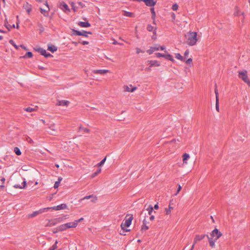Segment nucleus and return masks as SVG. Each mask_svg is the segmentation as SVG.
<instances>
[{"mask_svg": "<svg viewBox=\"0 0 250 250\" xmlns=\"http://www.w3.org/2000/svg\"><path fill=\"white\" fill-rule=\"evenodd\" d=\"M79 131L88 133L89 132V129L83 126H80L79 127Z\"/></svg>", "mask_w": 250, "mask_h": 250, "instance_id": "7c9ffc66", "label": "nucleus"}, {"mask_svg": "<svg viewBox=\"0 0 250 250\" xmlns=\"http://www.w3.org/2000/svg\"><path fill=\"white\" fill-rule=\"evenodd\" d=\"M234 15L235 16H239L241 15H244V12H241V11H240V10L238 8V7H236L235 8V11H234Z\"/></svg>", "mask_w": 250, "mask_h": 250, "instance_id": "b1692460", "label": "nucleus"}, {"mask_svg": "<svg viewBox=\"0 0 250 250\" xmlns=\"http://www.w3.org/2000/svg\"><path fill=\"white\" fill-rule=\"evenodd\" d=\"M19 21H18V22H17V26H16V27H17V29H19Z\"/></svg>", "mask_w": 250, "mask_h": 250, "instance_id": "774afa93", "label": "nucleus"}, {"mask_svg": "<svg viewBox=\"0 0 250 250\" xmlns=\"http://www.w3.org/2000/svg\"><path fill=\"white\" fill-rule=\"evenodd\" d=\"M10 42L11 44H12L13 45H14L16 48L18 49V46L16 45V44H15L14 42H13V41L12 40H10Z\"/></svg>", "mask_w": 250, "mask_h": 250, "instance_id": "8fccbe9b", "label": "nucleus"}, {"mask_svg": "<svg viewBox=\"0 0 250 250\" xmlns=\"http://www.w3.org/2000/svg\"><path fill=\"white\" fill-rule=\"evenodd\" d=\"M70 4L72 6V9L74 12L76 11L77 10V6L75 5V4L73 2H71Z\"/></svg>", "mask_w": 250, "mask_h": 250, "instance_id": "c03bdc74", "label": "nucleus"}, {"mask_svg": "<svg viewBox=\"0 0 250 250\" xmlns=\"http://www.w3.org/2000/svg\"><path fill=\"white\" fill-rule=\"evenodd\" d=\"M161 49L162 50H164L166 49V47L164 45L159 46V49Z\"/></svg>", "mask_w": 250, "mask_h": 250, "instance_id": "4d7b16f0", "label": "nucleus"}, {"mask_svg": "<svg viewBox=\"0 0 250 250\" xmlns=\"http://www.w3.org/2000/svg\"><path fill=\"white\" fill-rule=\"evenodd\" d=\"M165 54H162L160 53H155V55L157 57L160 58V57H164Z\"/></svg>", "mask_w": 250, "mask_h": 250, "instance_id": "de8ad7c7", "label": "nucleus"}, {"mask_svg": "<svg viewBox=\"0 0 250 250\" xmlns=\"http://www.w3.org/2000/svg\"><path fill=\"white\" fill-rule=\"evenodd\" d=\"M32 56H33V55H32V52H28L27 53H26L25 56H23V58H26V57L32 58Z\"/></svg>", "mask_w": 250, "mask_h": 250, "instance_id": "58836bf2", "label": "nucleus"}, {"mask_svg": "<svg viewBox=\"0 0 250 250\" xmlns=\"http://www.w3.org/2000/svg\"><path fill=\"white\" fill-rule=\"evenodd\" d=\"M159 50V46L158 45H154L150 47L146 52L149 54H152L154 52Z\"/></svg>", "mask_w": 250, "mask_h": 250, "instance_id": "f8f14e48", "label": "nucleus"}, {"mask_svg": "<svg viewBox=\"0 0 250 250\" xmlns=\"http://www.w3.org/2000/svg\"><path fill=\"white\" fill-rule=\"evenodd\" d=\"M101 172V168H99L95 172L92 174L91 175L92 178H94L97 175H98L99 173H100Z\"/></svg>", "mask_w": 250, "mask_h": 250, "instance_id": "f704fd0d", "label": "nucleus"}, {"mask_svg": "<svg viewBox=\"0 0 250 250\" xmlns=\"http://www.w3.org/2000/svg\"><path fill=\"white\" fill-rule=\"evenodd\" d=\"M147 30L149 32L153 31V34L154 35H156V28L152 26L150 24L147 25Z\"/></svg>", "mask_w": 250, "mask_h": 250, "instance_id": "4be33fe9", "label": "nucleus"}, {"mask_svg": "<svg viewBox=\"0 0 250 250\" xmlns=\"http://www.w3.org/2000/svg\"><path fill=\"white\" fill-rule=\"evenodd\" d=\"M206 235H197L195 237V242H197L201 240H202ZM208 237L209 246L212 248L215 247V242L218 240L219 238V231L217 229L215 228L213 230H212L209 236L207 235Z\"/></svg>", "mask_w": 250, "mask_h": 250, "instance_id": "f257e3e1", "label": "nucleus"}, {"mask_svg": "<svg viewBox=\"0 0 250 250\" xmlns=\"http://www.w3.org/2000/svg\"><path fill=\"white\" fill-rule=\"evenodd\" d=\"M135 50H136V52L137 54H139L140 53H144L145 52V51L142 49H141L140 48H138V47H137L135 48Z\"/></svg>", "mask_w": 250, "mask_h": 250, "instance_id": "37998d69", "label": "nucleus"}, {"mask_svg": "<svg viewBox=\"0 0 250 250\" xmlns=\"http://www.w3.org/2000/svg\"><path fill=\"white\" fill-rule=\"evenodd\" d=\"M83 219V218H81L80 219H78V220H75V221H74V222H76V223H77V225H78V223H79V222H80V221H82Z\"/></svg>", "mask_w": 250, "mask_h": 250, "instance_id": "5fc2aeb1", "label": "nucleus"}, {"mask_svg": "<svg viewBox=\"0 0 250 250\" xmlns=\"http://www.w3.org/2000/svg\"><path fill=\"white\" fill-rule=\"evenodd\" d=\"M57 244V241H56L55 245L53 246V249H51V250H54L55 249V247L56 246Z\"/></svg>", "mask_w": 250, "mask_h": 250, "instance_id": "680f3d73", "label": "nucleus"}, {"mask_svg": "<svg viewBox=\"0 0 250 250\" xmlns=\"http://www.w3.org/2000/svg\"><path fill=\"white\" fill-rule=\"evenodd\" d=\"M158 208H159V206H158V204H155L153 207V209H157Z\"/></svg>", "mask_w": 250, "mask_h": 250, "instance_id": "13d9d810", "label": "nucleus"}, {"mask_svg": "<svg viewBox=\"0 0 250 250\" xmlns=\"http://www.w3.org/2000/svg\"><path fill=\"white\" fill-rule=\"evenodd\" d=\"M78 25L82 27H87L90 26V24L88 22L80 21L78 23Z\"/></svg>", "mask_w": 250, "mask_h": 250, "instance_id": "5701e85b", "label": "nucleus"}, {"mask_svg": "<svg viewBox=\"0 0 250 250\" xmlns=\"http://www.w3.org/2000/svg\"><path fill=\"white\" fill-rule=\"evenodd\" d=\"M66 208V204H61L60 205L54 206L52 207H47L48 211H52L53 210H59L64 209Z\"/></svg>", "mask_w": 250, "mask_h": 250, "instance_id": "0eeeda50", "label": "nucleus"}, {"mask_svg": "<svg viewBox=\"0 0 250 250\" xmlns=\"http://www.w3.org/2000/svg\"><path fill=\"white\" fill-rule=\"evenodd\" d=\"M60 183L59 182L56 181L54 186V188H58L60 185Z\"/></svg>", "mask_w": 250, "mask_h": 250, "instance_id": "09e8293b", "label": "nucleus"}, {"mask_svg": "<svg viewBox=\"0 0 250 250\" xmlns=\"http://www.w3.org/2000/svg\"><path fill=\"white\" fill-rule=\"evenodd\" d=\"M106 160V157H105L104 159H103L99 163L97 164L98 167H101L104 165Z\"/></svg>", "mask_w": 250, "mask_h": 250, "instance_id": "ea45409f", "label": "nucleus"}, {"mask_svg": "<svg viewBox=\"0 0 250 250\" xmlns=\"http://www.w3.org/2000/svg\"><path fill=\"white\" fill-rule=\"evenodd\" d=\"M78 4L81 6L82 8H83L84 7H85V5L83 4L81 1L78 2Z\"/></svg>", "mask_w": 250, "mask_h": 250, "instance_id": "864d4df0", "label": "nucleus"}, {"mask_svg": "<svg viewBox=\"0 0 250 250\" xmlns=\"http://www.w3.org/2000/svg\"><path fill=\"white\" fill-rule=\"evenodd\" d=\"M144 1L146 5L148 6H154L156 4V1L154 0H141Z\"/></svg>", "mask_w": 250, "mask_h": 250, "instance_id": "dca6fc26", "label": "nucleus"}, {"mask_svg": "<svg viewBox=\"0 0 250 250\" xmlns=\"http://www.w3.org/2000/svg\"><path fill=\"white\" fill-rule=\"evenodd\" d=\"M49 128H50L52 131V134H55L57 133V130L56 126V124L55 123H51L49 125Z\"/></svg>", "mask_w": 250, "mask_h": 250, "instance_id": "a211bd4d", "label": "nucleus"}, {"mask_svg": "<svg viewBox=\"0 0 250 250\" xmlns=\"http://www.w3.org/2000/svg\"><path fill=\"white\" fill-rule=\"evenodd\" d=\"M154 219V216L153 215L151 214V216L150 217V220H153Z\"/></svg>", "mask_w": 250, "mask_h": 250, "instance_id": "052dcab7", "label": "nucleus"}, {"mask_svg": "<svg viewBox=\"0 0 250 250\" xmlns=\"http://www.w3.org/2000/svg\"><path fill=\"white\" fill-rule=\"evenodd\" d=\"M175 58L178 60H180L182 61H185V59H184L183 57L181 56V55L179 53H176L175 54Z\"/></svg>", "mask_w": 250, "mask_h": 250, "instance_id": "2f4dec72", "label": "nucleus"}, {"mask_svg": "<svg viewBox=\"0 0 250 250\" xmlns=\"http://www.w3.org/2000/svg\"><path fill=\"white\" fill-rule=\"evenodd\" d=\"M65 225L66 226V229L68 228H75L77 227V223L76 222H69L65 224Z\"/></svg>", "mask_w": 250, "mask_h": 250, "instance_id": "412c9836", "label": "nucleus"}, {"mask_svg": "<svg viewBox=\"0 0 250 250\" xmlns=\"http://www.w3.org/2000/svg\"><path fill=\"white\" fill-rule=\"evenodd\" d=\"M123 89L125 92H133L137 89V87L130 84L128 85H124L123 86Z\"/></svg>", "mask_w": 250, "mask_h": 250, "instance_id": "6e6552de", "label": "nucleus"}, {"mask_svg": "<svg viewBox=\"0 0 250 250\" xmlns=\"http://www.w3.org/2000/svg\"><path fill=\"white\" fill-rule=\"evenodd\" d=\"M151 12L152 13V18L153 19H154L155 17V16H156V14H155V12L154 11V9L153 8L151 9Z\"/></svg>", "mask_w": 250, "mask_h": 250, "instance_id": "a18cd8bd", "label": "nucleus"}, {"mask_svg": "<svg viewBox=\"0 0 250 250\" xmlns=\"http://www.w3.org/2000/svg\"><path fill=\"white\" fill-rule=\"evenodd\" d=\"M60 8L64 12H70V9L68 8V5L64 2H62L60 6Z\"/></svg>", "mask_w": 250, "mask_h": 250, "instance_id": "2eb2a0df", "label": "nucleus"}, {"mask_svg": "<svg viewBox=\"0 0 250 250\" xmlns=\"http://www.w3.org/2000/svg\"><path fill=\"white\" fill-rule=\"evenodd\" d=\"M147 62L150 65V67L153 66L158 67L160 66L161 65L160 63L157 61H148Z\"/></svg>", "mask_w": 250, "mask_h": 250, "instance_id": "6ab92c4d", "label": "nucleus"}, {"mask_svg": "<svg viewBox=\"0 0 250 250\" xmlns=\"http://www.w3.org/2000/svg\"><path fill=\"white\" fill-rule=\"evenodd\" d=\"M173 209V207H172L170 205L168 206V208H166L165 211L167 214H169L170 213L171 210Z\"/></svg>", "mask_w": 250, "mask_h": 250, "instance_id": "473e14b6", "label": "nucleus"}, {"mask_svg": "<svg viewBox=\"0 0 250 250\" xmlns=\"http://www.w3.org/2000/svg\"><path fill=\"white\" fill-rule=\"evenodd\" d=\"M25 110L27 112H31L35 111V109L34 108H31L30 107H28L25 108Z\"/></svg>", "mask_w": 250, "mask_h": 250, "instance_id": "79ce46f5", "label": "nucleus"}, {"mask_svg": "<svg viewBox=\"0 0 250 250\" xmlns=\"http://www.w3.org/2000/svg\"><path fill=\"white\" fill-rule=\"evenodd\" d=\"M59 229L61 231H63V230L66 229V228L65 225V224L60 226L59 227Z\"/></svg>", "mask_w": 250, "mask_h": 250, "instance_id": "4c0bfd02", "label": "nucleus"}, {"mask_svg": "<svg viewBox=\"0 0 250 250\" xmlns=\"http://www.w3.org/2000/svg\"><path fill=\"white\" fill-rule=\"evenodd\" d=\"M215 93L216 95V109L217 111H219V97L216 84H215Z\"/></svg>", "mask_w": 250, "mask_h": 250, "instance_id": "ddd939ff", "label": "nucleus"}, {"mask_svg": "<svg viewBox=\"0 0 250 250\" xmlns=\"http://www.w3.org/2000/svg\"><path fill=\"white\" fill-rule=\"evenodd\" d=\"M182 189V187L179 185L178 186V188H177V192L176 193V195H177L178 194V193H179V192Z\"/></svg>", "mask_w": 250, "mask_h": 250, "instance_id": "3c124183", "label": "nucleus"}, {"mask_svg": "<svg viewBox=\"0 0 250 250\" xmlns=\"http://www.w3.org/2000/svg\"><path fill=\"white\" fill-rule=\"evenodd\" d=\"M178 5L176 3H175L172 5V9L173 10L176 11L178 9Z\"/></svg>", "mask_w": 250, "mask_h": 250, "instance_id": "49530a36", "label": "nucleus"}, {"mask_svg": "<svg viewBox=\"0 0 250 250\" xmlns=\"http://www.w3.org/2000/svg\"><path fill=\"white\" fill-rule=\"evenodd\" d=\"M123 14L125 16H126V17H134V15L133 13L125 11H123Z\"/></svg>", "mask_w": 250, "mask_h": 250, "instance_id": "bb28decb", "label": "nucleus"}, {"mask_svg": "<svg viewBox=\"0 0 250 250\" xmlns=\"http://www.w3.org/2000/svg\"><path fill=\"white\" fill-rule=\"evenodd\" d=\"M35 49L38 52L40 53L41 54L44 56L46 58L52 56V55L50 54L47 53L46 50L42 48H36Z\"/></svg>", "mask_w": 250, "mask_h": 250, "instance_id": "9d476101", "label": "nucleus"}, {"mask_svg": "<svg viewBox=\"0 0 250 250\" xmlns=\"http://www.w3.org/2000/svg\"><path fill=\"white\" fill-rule=\"evenodd\" d=\"M14 152H15V153L17 155H21V150L20 149L17 147H16L14 148Z\"/></svg>", "mask_w": 250, "mask_h": 250, "instance_id": "c9c22d12", "label": "nucleus"}, {"mask_svg": "<svg viewBox=\"0 0 250 250\" xmlns=\"http://www.w3.org/2000/svg\"><path fill=\"white\" fill-rule=\"evenodd\" d=\"M81 202L85 201L87 202H97V198L94 195L86 196L81 200Z\"/></svg>", "mask_w": 250, "mask_h": 250, "instance_id": "423d86ee", "label": "nucleus"}, {"mask_svg": "<svg viewBox=\"0 0 250 250\" xmlns=\"http://www.w3.org/2000/svg\"><path fill=\"white\" fill-rule=\"evenodd\" d=\"M148 229V227L146 225V223L145 220H144L143 221V224L142 226L141 230L142 231H145Z\"/></svg>", "mask_w": 250, "mask_h": 250, "instance_id": "c85d7f7f", "label": "nucleus"}, {"mask_svg": "<svg viewBox=\"0 0 250 250\" xmlns=\"http://www.w3.org/2000/svg\"><path fill=\"white\" fill-rule=\"evenodd\" d=\"M73 31L76 33L77 35H79V36H83L85 37H87L88 33L91 34L90 32L88 33L86 31L80 32V31L75 30H73Z\"/></svg>", "mask_w": 250, "mask_h": 250, "instance_id": "aec40b11", "label": "nucleus"}, {"mask_svg": "<svg viewBox=\"0 0 250 250\" xmlns=\"http://www.w3.org/2000/svg\"><path fill=\"white\" fill-rule=\"evenodd\" d=\"M165 52L167 54L164 55V58L172 62H174V59L172 56L169 54H168L166 50H165Z\"/></svg>", "mask_w": 250, "mask_h": 250, "instance_id": "393cba45", "label": "nucleus"}, {"mask_svg": "<svg viewBox=\"0 0 250 250\" xmlns=\"http://www.w3.org/2000/svg\"><path fill=\"white\" fill-rule=\"evenodd\" d=\"M171 142H174L175 143H177L179 142V141L174 140L172 141Z\"/></svg>", "mask_w": 250, "mask_h": 250, "instance_id": "69168bd1", "label": "nucleus"}, {"mask_svg": "<svg viewBox=\"0 0 250 250\" xmlns=\"http://www.w3.org/2000/svg\"><path fill=\"white\" fill-rule=\"evenodd\" d=\"M186 42L189 46L196 44L198 40L196 32L189 31L185 34Z\"/></svg>", "mask_w": 250, "mask_h": 250, "instance_id": "f03ea898", "label": "nucleus"}, {"mask_svg": "<svg viewBox=\"0 0 250 250\" xmlns=\"http://www.w3.org/2000/svg\"><path fill=\"white\" fill-rule=\"evenodd\" d=\"M189 53V52L188 50H186L184 53V55L185 56H188Z\"/></svg>", "mask_w": 250, "mask_h": 250, "instance_id": "6e6d98bb", "label": "nucleus"}, {"mask_svg": "<svg viewBox=\"0 0 250 250\" xmlns=\"http://www.w3.org/2000/svg\"><path fill=\"white\" fill-rule=\"evenodd\" d=\"M69 103V102L68 101L62 100V101H59V105H63V106H67L68 105Z\"/></svg>", "mask_w": 250, "mask_h": 250, "instance_id": "cd10ccee", "label": "nucleus"}, {"mask_svg": "<svg viewBox=\"0 0 250 250\" xmlns=\"http://www.w3.org/2000/svg\"><path fill=\"white\" fill-rule=\"evenodd\" d=\"M45 5L46 6V9H43L42 8H40V11L42 14L44 16L46 17L48 15V12L49 11V7L48 4L47 2H45Z\"/></svg>", "mask_w": 250, "mask_h": 250, "instance_id": "9b49d317", "label": "nucleus"}, {"mask_svg": "<svg viewBox=\"0 0 250 250\" xmlns=\"http://www.w3.org/2000/svg\"><path fill=\"white\" fill-rule=\"evenodd\" d=\"M238 76L244 82H245L249 86H250V81L248 79V77L247 75V71L246 70L239 72Z\"/></svg>", "mask_w": 250, "mask_h": 250, "instance_id": "20e7f679", "label": "nucleus"}, {"mask_svg": "<svg viewBox=\"0 0 250 250\" xmlns=\"http://www.w3.org/2000/svg\"><path fill=\"white\" fill-rule=\"evenodd\" d=\"M23 8L25 10L26 12L29 15L32 10V6L28 2H26L23 5Z\"/></svg>", "mask_w": 250, "mask_h": 250, "instance_id": "1a4fd4ad", "label": "nucleus"}, {"mask_svg": "<svg viewBox=\"0 0 250 250\" xmlns=\"http://www.w3.org/2000/svg\"><path fill=\"white\" fill-rule=\"evenodd\" d=\"M1 181L2 182V183H4L5 181V179L4 178H2L1 179Z\"/></svg>", "mask_w": 250, "mask_h": 250, "instance_id": "338daca9", "label": "nucleus"}, {"mask_svg": "<svg viewBox=\"0 0 250 250\" xmlns=\"http://www.w3.org/2000/svg\"><path fill=\"white\" fill-rule=\"evenodd\" d=\"M182 158H183V165H188V160L190 158V156L188 153H184L182 155Z\"/></svg>", "mask_w": 250, "mask_h": 250, "instance_id": "4468645a", "label": "nucleus"}, {"mask_svg": "<svg viewBox=\"0 0 250 250\" xmlns=\"http://www.w3.org/2000/svg\"><path fill=\"white\" fill-rule=\"evenodd\" d=\"M133 219V216L132 214H127L121 225V228L126 231H129V229H127L126 228L131 225Z\"/></svg>", "mask_w": 250, "mask_h": 250, "instance_id": "7ed1b4c3", "label": "nucleus"}, {"mask_svg": "<svg viewBox=\"0 0 250 250\" xmlns=\"http://www.w3.org/2000/svg\"><path fill=\"white\" fill-rule=\"evenodd\" d=\"M62 177H59L58 178V180L57 181L61 183V182L62 181Z\"/></svg>", "mask_w": 250, "mask_h": 250, "instance_id": "e2e57ef3", "label": "nucleus"}, {"mask_svg": "<svg viewBox=\"0 0 250 250\" xmlns=\"http://www.w3.org/2000/svg\"><path fill=\"white\" fill-rule=\"evenodd\" d=\"M27 140L28 141L29 143H30L31 144H33L34 143V141H33V140L31 139L29 137H28V138L27 139Z\"/></svg>", "mask_w": 250, "mask_h": 250, "instance_id": "603ef678", "label": "nucleus"}, {"mask_svg": "<svg viewBox=\"0 0 250 250\" xmlns=\"http://www.w3.org/2000/svg\"><path fill=\"white\" fill-rule=\"evenodd\" d=\"M48 49L52 52H54L57 51V48L55 45L50 44L48 46Z\"/></svg>", "mask_w": 250, "mask_h": 250, "instance_id": "a878e982", "label": "nucleus"}, {"mask_svg": "<svg viewBox=\"0 0 250 250\" xmlns=\"http://www.w3.org/2000/svg\"><path fill=\"white\" fill-rule=\"evenodd\" d=\"M147 210L148 211L149 214L151 215L153 210V208L149 206V207L147 208Z\"/></svg>", "mask_w": 250, "mask_h": 250, "instance_id": "a19ab883", "label": "nucleus"}, {"mask_svg": "<svg viewBox=\"0 0 250 250\" xmlns=\"http://www.w3.org/2000/svg\"><path fill=\"white\" fill-rule=\"evenodd\" d=\"M185 61L186 62V63L187 64H188L190 66H191L192 64V60L191 58H189L188 59V60H187V61Z\"/></svg>", "mask_w": 250, "mask_h": 250, "instance_id": "e433bc0d", "label": "nucleus"}, {"mask_svg": "<svg viewBox=\"0 0 250 250\" xmlns=\"http://www.w3.org/2000/svg\"><path fill=\"white\" fill-rule=\"evenodd\" d=\"M92 72L95 74H105L106 73L109 72V71L106 69H99L93 70Z\"/></svg>", "mask_w": 250, "mask_h": 250, "instance_id": "f3484780", "label": "nucleus"}, {"mask_svg": "<svg viewBox=\"0 0 250 250\" xmlns=\"http://www.w3.org/2000/svg\"><path fill=\"white\" fill-rule=\"evenodd\" d=\"M26 181L24 180L23 182V186H19L18 185H15L14 186V187L15 188H24L25 186H26Z\"/></svg>", "mask_w": 250, "mask_h": 250, "instance_id": "72a5a7b5", "label": "nucleus"}, {"mask_svg": "<svg viewBox=\"0 0 250 250\" xmlns=\"http://www.w3.org/2000/svg\"><path fill=\"white\" fill-rule=\"evenodd\" d=\"M21 47H22L23 49H24V50H27V48L25 46H24L23 45H21Z\"/></svg>", "mask_w": 250, "mask_h": 250, "instance_id": "0e129e2a", "label": "nucleus"}, {"mask_svg": "<svg viewBox=\"0 0 250 250\" xmlns=\"http://www.w3.org/2000/svg\"><path fill=\"white\" fill-rule=\"evenodd\" d=\"M82 43L83 44V45H85V44H88L89 43V42L87 41H83Z\"/></svg>", "mask_w": 250, "mask_h": 250, "instance_id": "bf43d9fd", "label": "nucleus"}, {"mask_svg": "<svg viewBox=\"0 0 250 250\" xmlns=\"http://www.w3.org/2000/svg\"><path fill=\"white\" fill-rule=\"evenodd\" d=\"M48 211V208H42L39 209V210L35 211L33 212L32 213L28 214L29 218H33L38 214H41L42 213Z\"/></svg>", "mask_w": 250, "mask_h": 250, "instance_id": "39448f33", "label": "nucleus"}, {"mask_svg": "<svg viewBox=\"0 0 250 250\" xmlns=\"http://www.w3.org/2000/svg\"><path fill=\"white\" fill-rule=\"evenodd\" d=\"M4 25L6 26V27L8 29V30H10V28L12 27H13V28L15 27V24H13L12 26H11V25L8 24L7 21L6 20L5 21Z\"/></svg>", "mask_w": 250, "mask_h": 250, "instance_id": "c756f323", "label": "nucleus"}]
</instances>
